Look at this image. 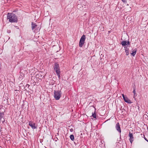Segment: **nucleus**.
I'll list each match as a JSON object with an SVG mask.
<instances>
[{
	"label": "nucleus",
	"instance_id": "f257e3e1",
	"mask_svg": "<svg viewBox=\"0 0 148 148\" xmlns=\"http://www.w3.org/2000/svg\"><path fill=\"white\" fill-rule=\"evenodd\" d=\"M7 18L11 23H16L18 20L16 16L12 13H8L7 14Z\"/></svg>",
	"mask_w": 148,
	"mask_h": 148
},
{
	"label": "nucleus",
	"instance_id": "f03ea898",
	"mask_svg": "<svg viewBox=\"0 0 148 148\" xmlns=\"http://www.w3.org/2000/svg\"><path fill=\"white\" fill-rule=\"evenodd\" d=\"M62 92L60 90H55L54 92V97L56 100H59L61 97Z\"/></svg>",
	"mask_w": 148,
	"mask_h": 148
},
{
	"label": "nucleus",
	"instance_id": "7ed1b4c3",
	"mask_svg": "<svg viewBox=\"0 0 148 148\" xmlns=\"http://www.w3.org/2000/svg\"><path fill=\"white\" fill-rule=\"evenodd\" d=\"M54 70L56 71L59 78H60V69L59 65L57 63H55L54 66Z\"/></svg>",
	"mask_w": 148,
	"mask_h": 148
},
{
	"label": "nucleus",
	"instance_id": "20e7f679",
	"mask_svg": "<svg viewBox=\"0 0 148 148\" xmlns=\"http://www.w3.org/2000/svg\"><path fill=\"white\" fill-rule=\"evenodd\" d=\"M85 39H86L85 36L84 35H83L82 36V37L80 39L79 42V46L80 47H82L83 46L84 44V43Z\"/></svg>",
	"mask_w": 148,
	"mask_h": 148
},
{
	"label": "nucleus",
	"instance_id": "39448f33",
	"mask_svg": "<svg viewBox=\"0 0 148 148\" xmlns=\"http://www.w3.org/2000/svg\"><path fill=\"white\" fill-rule=\"evenodd\" d=\"M122 97L124 101L126 103H132L131 101L126 96L124 95L123 94H122Z\"/></svg>",
	"mask_w": 148,
	"mask_h": 148
},
{
	"label": "nucleus",
	"instance_id": "423d86ee",
	"mask_svg": "<svg viewBox=\"0 0 148 148\" xmlns=\"http://www.w3.org/2000/svg\"><path fill=\"white\" fill-rule=\"evenodd\" d=\"M29 125L31 126L33 129H36L37 128V127L35 123H33L32 121H29Z\"/></svg>",
	"mask_w": 148,
	"mask_h": 148
},
{
	"label": "nucleus",
	"instance_id": "0eeeda50",
	"mask_svg": "<svg viewBox=\"0 0 148 148\" xmlns=\"http://www.w3.org/2000/svg\"><path fill=\"white\" fill-rule=\"evenodd\" d=\"M129 136L130 137L129 140L132 144L134 141V138L132 133H131L130 132L129 133Z\"/></svg>",
	"mask_w": 148,
	"mask_h": 148
},
{
	"label": "nucleus",
	"instance_id": "6e6552de",
	"mask_svg": "<svg viewBox=\"0 0 148 148\" xmlns=\"http://www.w3.org/2000/svg\"><path fill=\"white\" fill-rule=\"evenodd\" d=\"M116 129L120 133L121 132V129L120 127L119 123H116Z\"/></svg>",
	"mask_w": 148,
	"mask_h": 148
},
{
	"label": "nucleus",
	"instance_id": "1a4fd4ad",
	"mask_svg": "<svg viewBox=\"0 0 148 148\" xmlns=\"http://www.w3.org/2000/svg\"><path fill=\"white\" fill-rule=\"evenodd\" d=\"M132 53H131V55L133 56H135L136 53L137 51V49L135 48L134 50L133 49H132Z\"/></svg>",
	"mask_w": 148,
	"mask_h": 148
},
{
	"label": "nucleus",
	"instance_id": "9d476101",
	"mask_svg": "<svg viewBox=\"0 0 148 148\" xmlns=\"http://www.w3.org/2000/svg\"><path fill=\"white\" fill-rule=\"evenodd\" d=\"M37 27V25L36 24L32 22V30L34 29Z\"/></svg>",
	"mask_w": 148,
	"mask_h": 148
},
{
	"label": "nucleus",
	"instance_id": "9b49d317",
	"mask_svg": "<svg viewBox=\"0 0 148 148\" xmlns=\"http://www.w3.org/2000/svg\"><path fill=\"white\" fill-rule=\"evenodd\" d=\"M127 41H122L121 42V44L122 46H125L127 45Z\"/></svg>",
	"mask_w": 148,
	"mask_h": 148
},
{
	"label": "nucleus",
	"instance_id": "f8f14e48",
	"mask_svg": "<svg viewBox=\"0 0 148 148\" xmlns=\"http://www.w3.org/2000/svg\"><path fill=\"white\" fill-rule=\"evenodd\" d=\"M70 137L71 140L72 141H74V137L73 134L71 135Z\"/></svg>",
	"mask_w": 148,
	"mask_h": 148
},
{
	"label": "nucleus",
	"instance_id": "ddd939ff",
	"mask_svg": "<svg viewBox=\"0 0 148 148\" xmlns=\"http://www.w3.org/2000/svg\"><path fill=\"white\" fill-rule=\"evenodd\" d=\"M125 52H126V55L128 56L129 55V50H125Z\"/></svg>",
	"mask_w": 148,
	"mask_h": 148
},
{
	"label": "nucleus",
	"instance_id": "4468645a",
	"mask_svg": "<svg viewBox=\"0 0 148 148\" xmlns=\"http://www.w3.org/2000/svg\"><path fill=\"white\" fill-rule=\"evenodd\" d=\"M92 116H93L95 118H96V114L95 112L94 113H92Z\"/></svg>",
	"mask_w": 148,
	"mask_h": 148
},
{
	"label": "nucleus",
	"instance_id": "2eb2a0df",
	"mask_svg": "<svg viewBox=\"0 0 148 148\" xmlns=\"http://www.w3.org/2000/svg\"><path fill=\"white\" fill-rule=\"evenodd\" d=\"M23 76H24V75L23 74V73H21V75L20 76V78H21V79L23 77Z\"/></svg>",
	"mask_w": 148,
	"mask_h": 148
},
{
	"label": "nucleus",
	"instance_id": "dca6fc26",
	"mask_svg": "<svg viewBox=\"0 0 148 148\" xmlns=\"http://www.w3.org/2000/svg\"><path fill=\"white\" fill-rule=\"evenodd\" d=\"M122 1L125 3H127V0H121Z\"/></svg>",
	"mask_w": 148,
	"mask_h": 148
},
{
	"label": "nucleus",
	"instance_id": "f3484780",
	"mask_svg": "<svg viewBox=\"0 0 148 148\" xmlns=\"http://www.w3.org/2000/svg\"><path fill=\"white\" fill-rule=\"evenodd\" d=\"M124 48H125V50H129V49L126 46H125L124 47Z\"/></svg>",
	"mask_w": 148,
	"mask_h": 148
},
{
	"label": "nucleus",
	"instance_id": "a211bd4d",
	"mask_svg": "<svg viewBox=\"0 0 148 148\" xmlns=\"http://www.w3.org/2000/svg\"><path fill=\"white\" fill-rule=\"evenodd\" d=\"M133 93L134 94H135V93H136V91H135V89H134V90H133Z\"/></svg>",
	"mask_w": 148,
	"mask_h": 148
},
{
	"label": "nucleus",
	"instance_id": "6ab92c4d",
	"mask_svg": "<svg viewBox=\"0 0 148 148\" xmlns=\"http://www.w3.org/2000/svg\"><path fill=\"white\" fill-rule=\"evenodd\" d=\"M73 128H71L70 129V131L71 132H73Z\"/></svg>",
	"mask_w": 148,
	"mask_h": 148
},
{
	"label": "nucleus",
	"instance_id": "aec40b11",
	"mask_svg": "<svg viewBox=\"0 0 148 148\" xmlns=\"http://www.w3.org/2000/svg\"><path fill=\"white\" fill-rule=\"evenodd\" d=\"M127 45H130V42L129 41H128L127 42Z\"/></svg>",
	"mask_w": 148,
	"mask_h": 148
},
{
	"label": "nucleus",
	"instance_id": "412c9836",
	"mask_svg": "<svg viewBox=\"0 0 148 148\" xmlns=\"http://www.w3.org/2000/svg\"><path fill=\"white\" fill-rule=\"evenodd\" d=\"M144 138L147 142H148V140H147L145 138Z\"/></svg>",
	"mask_w": 148,
	"mask_h": 148
},
{
	"label": "nucleus",
	"instance_id": "4be33fe9",
	"mask_svg": "<svg viewBox=\"0 0 148 148\" xmlns=\"http://www.w3.org/2000/svg\"><path fill=\"white\" fill-rule=\"evenodd\" d=\"M8 33H10V30L9 31H8Z\"/></svg>",
	"mask_w": 148,
	"mask_h": 148
}]
</instances>
